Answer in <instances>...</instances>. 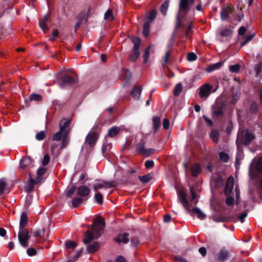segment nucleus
Listing matches in <instances>:
<instances>
[{
	"label": "nucleus",
	"mask_w": 262,
	"mask_h": 262,
	"mask_svg": "<svg viewBox=\"0 0 262 262\" xmlns=\"http://www.w3.org/2000/svg\"><path fill=\"white\" fill-rule=\"evenodd\" d=\"M219 157H220V159L222 161L224 162H227L229 159V155L224 152H221L219 154Z\"/></svg>",
	"instance_id": "48"
},
{
	"label": "nucleus",
	"mask_w": 262,
	"mask_h": 262,
	"mask_svg": "<svg viewBox=\"0 0 262 262\" xmlns=\"http://www.w3.org/2000/svg\"><path fill=\"white\" fill-rule=\"evenodd\" d=\"M18 238L21 246L24 247L28 246V241L30 238L29 233L26 229H19L18 234Z\"/></svg>",
	"instance_id": "5"
},
{
	"label": "nucleus",
	"mask_w": 262,
	"mask_h": 262,
	"mask_svg": "<svg viewBox=\"0 0 262 262\" xmlns=\"http://www.w3.org/2000/svg\"><path fill=\"white\" fill-rule=\"evenodd\" d=\"M61 145L60 146L61 149H63L66 147L69 143V138L68 135L63 136L62 138Z\"/></svg>",
	"instance_id": "45"
},
{
	"label": "nucleus",
	"mask_w": 262,
	"mask_h": 262,
	"mask_svg": "<svg viewBox=\"0 0 262 262\" xmlns=\"http://www.w3.org/2000/svg\"><path fill=\"white\" fill-rule=\"evenodd\" d=\"M28 224V218L26 212H23L20 219L19 229H25V227Z\"/></svg>",
	"instance_id": "17"
},
{
	"label": "nucleus",
	"mask_w": 262,
	"mask_h": 262,
	"mask_svg": "<svg viewBox=\"0 0 262 262\" xmlns=\"http://www.w3.org/2000/svg\"><path fill=\"white\" fill-rule=\"evenodd\" d=\"M142 87L139 85L135 86L133 90L131 92V95L135 99H138L140 96L142 92Z\"/></svg>",
	"instance_id": "16"
},
{
	"label": "nucleus",
	"mask_w": 262,
	"mask_h": 262,
	"mask_svg": "<svg viewBox=\"0 0 262 262\" xmlns=\"http://www.w3.org/2000/svg\"><path fill=\"white\" fill-rule=\"evenodd\" d=\"M154 165V162L151 160H147L145 162V166L147 168H152Z\"/></svg>",
	"instance_id": "61"
},
{
	"label": "nucleus",
	"mask_w": 262,
	"mask_h": 262,
	"mask_svg": "<svg viewBox=\"0 0 262 262\" xmlns=\"http://www.w3.org/2000/svg\"><path fill=\"white\" fill-rule=\"evenodd\" d=\"M140 54V50H137V52L135 50H133V53L129 56V60L132 62L135 61L139 58Z\"/></svg>",
	"instance_id": "34"
},
{
	"label": "nucleus",
	"mask_w": 262,
	"mask_h": 262,
	"mask_svg": "<svg viewBox=\"0 0 262 262\" xmlns=\"http://www.w3.org/2000/svg\"><path fill=\"white\" fill-rule=\"evenodd\" d=\"M45 233L44 229H40L35 231L34 236L36 237H42L43 236Z\"/></svg>",
	"instance_id": "53"
},
{
	"label": "nucleus",
	"mask_w": 262,
	"mask_h": 262,
	"mask_svg": "<svg viewBox=\"0 0 262 262\" xmlns=\"http://www.w3.org/2000/svg\"><path fill=\"white\" fill-rule=\"evenodd\" d=\"M234 183V180L233 177H230L228 178L225 189V193L226 195H228L231 193L233 188Z\"/></svg>",
	"instance_id": "13"
},
{
	"label": "nucleus",
	"mask_w": 262,
	"mask_h": 262,
	"mask_svg": "<svg viewBox=\"0 0 262 262\" xmlns=\"http://www.w3.org/2000/svg\"><path fill=\"white\" fill-rule=\"evenodd\" d=\"M255 138L253 133L250 130H247L242 134V142L248 144Z\"/></svg>",
	"instance_id": "12"
},
{
	"label": "nucleus",
	"mask_w": 262,
	"mask_h": 262,
	"mask_svg": "<svg viewBox=\"0 0 262 262\" xmlns=\"http://www.w3.org/2000/svg\"><path fill=\"white\" fill-rule=\"evenodd\" d=\"M104 19L107 21H113L114 20V16L111 9H108L104 14Z\"/></svg>",
	"instance_id": "32"
},
{
	"label": "nucleus",
	"mask_w": 262,
	"mask_h": 262,
	"mask_svg": "<svg viewBox=\"0 0 262 262\" xmlns=\"http://www.w3.org/2000/svg\"><path fill=\"white\" fill-rule=\"evenodd\" d=\"M234 202V200L231 196H228L226 199V204L229 206L233 205Z\"/></svg>",
	"instance_id": "62"
},
{
	"label": "nucleus",
	"mask_w": 262,
	"mask_h": 262,
	"mask_svg": "<svg viewBox=\"0 0 262 262\" xmlns=\"http://www.w3.org/2000/svg\"><path fill=\"white\" fill-rule=\"evenodd\" d=\"M182 85L180 83H178L174 89V95L176 96H179L182 91Z\"/></svg>",
	"instance_id": "44"
},
{
	"label": "nucleus",
	"mask_w": 262,
	"mask_h": 262,
	"mask_svg": "<svg viewBox=\"0 0 262 262\" xmlns=\"http://www.w3.org/2000/svg\"><path fill=\"white\" fill-rule=\"evenodd\" d=\"M219 67H208L205 69V70L207 73H210L215 70H217Z\"/></svg>",
	"instance_id": "60"
},
{
	"label": "nucleus",
	"mask_w": 262,
	"mask_h": 262,
	"mask_svg": "<svg viewBox=\"0 0 262 262\" xmlns=\"http://www.w3.org/2000/svg\"><path fill=\"white\" fill-rule=\"evenodd\" d=\"M170 55V51H167L164 55V56L162 58V60L164 63L166 64L168 63V61Z\"/></svg>",
	"instance_id": "57"
},
{
	"label": "nucleus",
	"mask_w": 262,
	"mask_h": 262,
	"mask_svg": "<svg viewBox=\"0 0 262 262\" xmlns=\"http://www.w3.org/2000/svg\"><path fill=\"white\" fill-rule=\"evenodd\" d=\"M182 16H181L180 12H178L177 15V23L175 27V30H178L182 27Z\"/></svg>",
	"instance_id": "43"
},
{
	"label": "nucleus",
	"mask_w": 262,
	"mask_h": 262,
	"mask_svg": "<svg viewBox=\"0 0 262 262\" xmlns=\"http://www.w3.org/2000/svg\"><path fill=\"white\" fill-rule=\"evenodd\" d=\"M116 185V182L114 181L107 182L103 180H98L94 184V190L97 191L99 189L112 188Z\"/></svg>",
	"instance_id": "7"
},
{
	"label": "nucleus",
	"mask_w": 262,
	"mask_h": 262,
	"mask_svg": "<svg viewBox=\"0 0 262 262\" xmlns=\"http://www.w3.org/2000/svg\"><path fill=\"white\" fill-rule=\"evenodd\" d=\"M90 189L86 185H83L79 187L77 189V193L81 196H86L90 194Z\"/></svg>",
	"instance_id": "15"
},
{
	"label": "nucleus",
	"mask_w": 262,
	"mask_h": 262,
	"mask_svg": "<svg viewBox=\"0 0 262 262\" xmlns=\"http://www.w3.org/2000/svg\"><path fill=\"white\" fill-rule=\"evenodd\" d=\"M157 10L156 9H153L150 11L147 17V19L148 20L147 22H150V24H151L155 20Z\"/></svg>",
	"instance_id": "33"
},
{
	"label": "nucleus",
	"mask_w": 262,
	"mask_h": 262,
	"mask_svg": "<svg viewBox=\"0 0 262 262\" xmlns=\"http://www.w3.org/2000/svg\"><path fill=\"white\" fill-rule=\"evenodd\" d=\"M27 253L28 255L31 256L36 254V251L34 248H29L27 251Z\"/></svg>",
	"instance_id": "63"
},
{
	"label": "nucleus",
	"mask_w": 262,
	"mask_h": 262,
	"mask_svg": "<svg viewBox=\"0 0 262 262\" xmlns=\"http://www.w3.org/2000/svg\"><path fill=\"white\" fill-rule=\"evenodd\" d=\"M77 246V244L73 241H68L66 243V247L68 250H73Z\"/></svg>",
	"instance_id": "42"
},
{
	"label": "nucleus",
	"mask_w": 262,
	"mask_h": 262,
	"mask_svg": "<svg viewBox=\"0 0 262 262\" xmlns=\"http://www.w3.org/2000/svg\"><path fill=\"white\" fill-rule=\"evenodd\" d=\"M132 41L134 44L133 50H135L136 52L137 50H140L139 48L141 43V39L137 37H134L132 38Z\"/></svg>",
	"instance_id": "27"
},
{
	"label": "nucleus",
	"mask_w": 262,
	"mask_h": 262,
	"mask_svg": "<svg viewBox=\"0 0 262 262\" xmlns=\"http://www.w3.org/2000/svg\"><path fill=\"white\" fill-rule=\"evenodd\" d=\"M42 99V97L41 95L37 94H32L30 96V100L31 101H40Z\"/></svg>",
	"instance_id": "46"
},
{
	"label": "nucleus",
	"mask_w": 262,
	"mask_h": 262,
	"mask_svg": "<svg viewBox=\"0 0 262 262\" xmlns=\"http://www.w3.org/2000/svg\"><path fill=\"white\" fill-rule=\"evenodd\" d=\"M39 27L43 32H46L48 30L49 28L47 25V23L45 21L40 20L39 23Z\"/></svg>",
	"instance_id": "52"
},
{
	"label": "nucleus",
	"mask_w": 262,
	"mask_h": 262,
	"mask_svg": "<svg viewBox=\"0 0 262 262\" xmlns=\"http://www.w3.org/2000/svg\"><path fill=\"white\" fill-rule=\"evenodd\" d=\"M144 141L143 140H141V142L139 143L137 145V150L141 155L143 154L145 149L144 147Z\"/></svg>",
	"instance_id": "40"
},
{
	"label": "nucleus",
	"mask_w": 262,
	"mask_h": 262,
	"mask_svg": "<svg viewBox=\"0 0 262 262\" xmlns=\"http://www.w3.org/2000/svg\"><path fill=\"white\" fill-rule=\"evenodd\" d=\"M210 138L214 143H217L219 141V132L216 130H213L210 135Z\"/></svg>",
	"instance_id": "35"
},
{
	"label": "nucleus",
	"mask_w": 262,
	"mask_h": 262,
	"mask_svg": "<svg viewBox=\"0 0 262 262\" xmlns=\"http://www.w3.org/2000/svg\"><path fill=\"white\" fill-rule=\"evenodd\" d=\"M34 165L33 160L29 157L23 158L20 162L19 167L20 169L28 170L33 167Z\"/></svg>",
	"instance_id": "8"
},
{
	"label": "nucleus",
	"mask_w": 262,
	"mask_h": 262,
	"mask_svg": "<svg viewBox=\"0 0 262 262\" xmlns=\"http://www.w3.org/2000/svg\"><path fill=\"white\" fill-rule=\"evenodd\" d=\"M30 182L25 187V189L27 191H31L34 188V185L39 184V183H35L34 182H36V179H33L31 177V176H30Z\"/></svg>",
	"instance_id": "28"
},
{
	"label": "nucleus",
	"mask_w": 262,
	"mask_h": 262,
	"mask_svg": "<svg viewBox=\"0 0 262 262\" xmlns=\"http://www.w3.org/2000/svg\"><path fill=\"white\" fill-rule=\"evenodd\" d=\"M128 236V233L120 234L118 237L115 238V241L117 243H127L129 242Z\"/></svg>",
	"instance_id": "19"
},
{
	"label": "nucleus",
	"mask_w": 262,
	"mask_h": 262,
	"mask_svg": "<svg viewBox=\"0 0 262 262\" xmlns=\"http://www.w3.org/2000/svg\"><path fill=\"white\" fill-rule=\"evenodd\" d=\"M254 36H255L254 33L248 35L246 37L245 40L241 42V47H243V46H245L246 44H247L250 41H251L253 39V38L254 37Z\"/></svg>",
	"instance_id": "41"
},
{
	"label": "nucleus",
	"mask_w": 262,
	"mask_h": 262,
	"mask_svg": "<svg viewBox=\"0 0 262 262\" xmlns=\"http://www.w3.org/2000/svg\"><path fill=\"white\" fill-rule=\"evenodd\" d=\"M75 190H76V186H72L69 189V190L67 191V192H66L67 196L71 197L73 194L74 192L75 191Z\"/></svg>",
	"instance_id": "55"
},
{
	"label": "nucleus",
	"mask_w": 262,
	"mask_h": 262,
	"mask_svg": "<svg viewBox=\"0 0 262 262\" xmlns=\"http://www.w3.org/2000/svg\"><path fill=\"white\" fill-rule=\"evenodd\" d=\"M95 199L98 204H101L102 203L103 195L101 193H100V192L96 193V194L95 195Z\"/></svg>",
	"instance_id": "49"
},
{
	"label": "nucleus",
	"mask_w": 262,
	"mask_h": 262,
	"mask_svg": "<svg viewBox=\"0 0 262 262\" xmlns=\"http://www.w3.org/2000/svg\"><path fill=\"white\" fill-rule=\"evenodd\" d=\"M50 161V157L48 155H46L44 156L43 158L42 161V163L44 166H46L48 164Z\"/></svg>",
	"instance_id": "59"
},
{
	"label": "nucleus",
	"mask_w": 262,
	"mask_h": 262,
	"mask_svg": "<svg viewBox=\"0 0 262 262\" xmlns=\"http://www.w3.org/2000/svg\"><path fill=\"white\" fill-rule=\"evenodd\" d=\"M234 11V7L230 3L227 4L226 7H222L220 12L221 19L222 21L226 20Z\"/></svg>",
	"instance_id": "6"
},
{
	"label": "nucleus",
	"mask_w": 262,
	"mask_h": 262,
	"mask_svg": "<svg viewBox=\"0 0 262 262\" xmlns=\"http://www.w3.org/2000/svg\"><path fill=\"white\" fill-rule=\"evenodd\" d=\"M249 174L252 179L262 175V153L252 161L249 167Z\"/></svg>",
	"instance_id": "2"
},
{
	"label": "nucleus",
	"mask_w": 262,
	"mask_h": 262,
	"mask_svg": "<svg viewBox=\"0 0 262 262\" xmlns=\"http://www.w3.org/2000/svg\"><path fill=\"white\" fill-rule=\"evenodd\" d=\"M216 90H213V86L209 83H205L199 88V96L201 98L206 100L211 93L214 92Z\"/></svg>",
	"instance_id": "4"
},
{
	"label": "nucleus",
	"mask_w": 262,
	"mask_h": 262,
	"mask_svg": "<svg viewBox=\"0 0 262 262\" xmlns=\"http://www.w3.org/2000/svg\"><path fill=\"white\" fill-rule=\"evenodd\" d=\"M224 104H222L219 107H215L213 108V114L216 116H222L223 114Z\"/></svg>",
	"instance_id": "30"
},
{
	"label": "nucleus",
	"mask_w": 262,
	"mask_h": 262,
	"mask_svg": "<svg viewBox=\"0 0 262 262\" xmlns=\"http://www.w3.org/2000/svg\"><path fill=\"white\" fill-rule=\"evenodd\" d=\"M82 252V250H80L77 251L76 254L74 257L72 258V259H69V260L67 261L66 262H73L75 261L80 255Z\"/></svg>",
	"instance_id": "58"
},
{
	"label": "nucleus",
	"mask_w": 262,
	"mask_h": 262,
	"mask_svg": "<svg viewBox=\"0 0 262 262\" xmlns=\"http://www.w3.org/2000/svg\"><path fill=\"white\" fill-rule=\"evenodd\" d=\"M153 125L155 132H156L160 124V118L159 117L155 116L152 118Z\"/></svg>",
	"instance_id": "39"
},
{
	"label": "nucleus",
	"mask_w": 262,
	"mask_h": 262,
	"mask_svg": "<svg viewBox=\"0 0 262 262\" xmlns=\"http://www.w3.org/2000/svg\"><path fill=\"white\" fill-rule=\"evenodd\" d=\"M190 170L193 176H197L201 171V168L199 164H195L191 166Z\"/></svg>",
	"instance_id": "21"
},
{
	"label": "nucleus",
	"mask_w": 262,
	"mask_h": 262,
	"mask_svg": "<svg viewBox=\"0 0 262 262\" xmlns=\"http://www.w3.org/2000/svg\"><path fill=\"white\" fill-rule=\"evenodd\" d=\"M178 198L184 208L188 213L191 211V206L186 199V194L183 190H180L178 192Z\"/></svg>",
	"instance_id": "9"
},
{
	"label": "nucleus",
	"mask_w": 262,
	"mask_h": 262,
	"mask_svg": "<svg viewBox=\"0 0 262 262\" xmlns=\"http://www.w3.org/2000/svg\"><path fill=\"white\" fill-rule=\"evenodd\" d=\"M152 174L149 173L143 176H139V179L142 182L145 183L150 181V180L152 179Z\"/></svg>",
	"instance_id": "36"
},
{
	"label": "nucleus",
	"mask_w": 262,
	"mask_h": 262,
	"mask_svg": "<svg viewBox=\"0 0 262 262\" xmlns=\"http://www.w3.org/2000/svg\"><path fill=\"white\" fill-rule=\"evenodd\" d=\"M99 247L98 242H94L87 247V250L89 253H94L98 250Z\"/></svg>",
	"instance_id": "26"
},
{
	"label": "nucleus",
	"mask_w": 262,
	"mask_h": 262,
	"mask_svg": "<svg viewBox=\"0 0 262 262\" xmlns=\"http://www.w3.org/2000/svg\"><path fill=\"white\" fill-rule=\"evenodd\" d=\"M131 243L134 246H137L140 244V242L137 237H134L131 239Z\"/></svg>",
	"instance_id": "64"
},
{
	"label": "nucleus",
	"mask_w": 262,
	"mask_h": 262,
	"mask_svg": "<svg viewBox=\"0 0 262 262\" xmlns=\"http://www.w3.org/2000/svg\"><path fill=\"white\" fill-rule=\"evenodd\" d=\"M105 227V221L103 219L98 218L96 219L93 224L92 232L87 231L85 232V238L83 242L84 244H88L94 238H98L102 234L103 229Z\"/></svg>",
	"instance_id": "1"
},
{
	"label": "nucleus",
	"mask_w": 262,
	"mask_h": 262,
	"mask_svg": "<svg viewBox=\"0 0 262 262\" xmlns=\"http://www.w3.org/2000/svg\"><path fill=\"white\" fill-rule=\"evenodd\" d=\"M229 255V252L228 251L225 249H222L217 254L216 260L220 262H223L227 259Z\"/></svg>",
	"instance_id": "14"
},
{
	"label": "nucleus",
	"mask_w": 262,
	"mask_h": 262,
	"mask_svg": "<svg viewBox=\"0 0 262 262\" xmlns=\"http://www.w3.org/2000/svg\"><path fill=\"white\" fill-rule=\"evenodd\" d=\"M120 130V127L114 126L108 130L107 135L110 137H114L119 133Z\"/></svg>",
	"instance_id": "24"
},
{
	"label": "nucleus",
	"mask_w": 262,
	"mask_h": 262,
	"mask_svg": "<svg viewBox=\"0 0 262 262\" xmlns=\"http://www.w3.org/2000/svg\"><path fill=\"white\" fill-rule=\"evenodd\" d=\"M46 137V134L44 131H40L37 133L36 135V139L37 140H42Z\"/></svg>",
	"instance_id": "51"
},
{
	"label": "nucleus",
	"mask_w": 262,
	"mask_h": 262,
	"mask_svg": "<svg viewBox=\"0 0 262 262\" xmlns=\"http://www.w3.org/2000/svg\"><path fill=\"white\" fill-rule=\"evenodd\" d=\"M121 76L126 81H128L132 77V73L129 70L126 68L122 69Z\"/></svg>",
	"instance_id": "20"
},
{
	"label": "nucleus",
	"mask_w": 262,
	"mask_h": 262,
	"mask_svg": "<svg viewBox=\"0 0 262 262\" xmlns=\"http://www.w3.org/2000/svg\"><path fill=\"white\" fill-rule=\"evenodd\" d=\"M150 49V46H148L145 50L143 57V63H146L149 56V51Z\"/></svg>",
	"instance_id": "38"
},
{
	"label": "nucleus",
	"mask_w": 262,
	"mask_h": 262,
	"mask_svg": "<svg viewBox=\"0 0 262 262\" xmlns=\"http://www.w3.org/2000/svg\"><path fill=\"white\" fill-rule=\"evenodd\" d=\"M154 152L155 149L153 148H149L148 149H145L142 155L148 157L153 154Z\"/></svg>",
	"instance_id": "56"
},
{
	"label": "nucleus",
	"mask_w": 262,
	"mask_h": 262,
	"mask_svg": "<svg viewBox=\"0 0 262 262\" xmlns=\"http://www.w3.org/2000/svg\"><path fill=\"white\" fill-rule=\"evenodd\" d=\"M75 74L72 70H67L62 72L61 78L63 81L67 83H73L75 82Z\"/></svg>",
	"instance_id": "10"
},
{
	"label": "nucleus",
	"mask_w": 262,
	"mask_h": 262,
	"mask_svg": "<svg viewBox=\"0 0 262 262\" xmlns=\"http://www.w3.org/2000/svg\"><path fill=\"white\" fill-rule=\"evenodd\" d=\"M197 58L196 55L193 52H190L187 54V59L189 61L195 60Z\"/></svg>",
	"instance_id": "50"
},
{
	"label": "nucleus",
	"mask_w": 262,
	"mask_h": 262,
	"mask_svg": "<svg viewBox=\"0 0 262 262\" xmlns=\"http://www.w3.org/2000/svg\"><path fill=\"white\" fill-rule=\"evenodd\" d=\"M233 31L229 28H226L223 29H221L220 31V34L221 36L223 37H228L232 35L233 34Z\"/></svg>",
	"instance_id": "22"
},
{
	"label": "nucleus",
	"mask_w": 262,
	"mask_h": 262,
	"mask_svg": "<svg viewBox=\"0 0 262 262\" xmlns=\"http://www.w3.org/2000/svg\"><path fill=\"white\" fill-rule=\"evenodd\" d=\"M190 7L189 5V0H180L179 6V12L186 14L189 11Z\"/></svg>",
	"instance_id": "11"
},
{
	"label": "nucleus",
	"mask_w": 262,
	"mask_h": 262,
	"mask_svg": "<svg viewBox=\"0 0 262 262\" xmlns=\"http://www.w3.org/2000/svg\"><path fill=\"white\" fill-rule=\"evenodd\" d=\"M150 22H145L143 26V35L144 37L148 36L150 32Z\"/></svg>",
	"instance_id": "31"
},
{
	"label": "nucleus",
	"mask_w": 262,
	"mask_h": 262,
	"mask_svg": "<svg viewBox=\"0 0 262 262\" xmlns=\"http://www.w3.org/2000/svg\"><path fill=\"white\" fill-rule=\"evenodd\" d=\"M71 120L69 119H63L59 122V131L55 133L53 136V140L60 141L63 136L68 135L70 132Z\"/></svg>",
	"instance_id": "3"
},
{
	"label": "nucleus",
	"mask_w": 262,
	"mask_h": 262,
	"mask_svg": "<svg viewBox=\"0 0 262 262\" xmlns=\"http://www.w3.org/2000/svg\"><path fill=\"white\" fill-rule=\"evenodd\" d=\"M169 0H165L160 8V11L163 15H166L169 7Z\"/></svg>",
	"instance_id": "23"
},
{
	"label": "nucleus",
	"mask_w": 262,
	"mask_h": 262,
	"mask_svg": "<svg viewBox=\"0 0 262 262\" xmlns=\"http://www.w3.org/2000/svg\"><path fill=\"white\" fill-rule=\"evenodd\" d=\"M6 183L4 179L0 180V195H2L4 191Z\"/></svg>",
	"instance_id": "54"
},
{
	"label": "nucleus",
	"mask_w": 262,
	"mask_h": 262,
	"mask_svg": "<svg viewBox=\"0 0 262 262\" xmlns=\"http://www.w3.org/2000/svg\"><path fill=\"white\" fill-rule=\"evenodd\" d=\"M164 71L166 75L170 77H173L174 76V74L173 71L169 68V67H164Z\"/></svg>",
	"instance_id": "47"
},
{
	"label": "nucleus",
	"mask_w": 262,
	"mask_h": 262,
	"mask_svg": "<svg viewBox=\"0 0 262 262\" xmlns=\"http://www.w3.org/2000/svg\"><path fill=\"white\" fill-rule=\"evenodd\" d=\"M46 168L45 167L40 168L37 170V176L36 177V182H35V183H40L42 180V176L46 173Z\"/></svg>",
	"instance_id": "18"
},
{
	"label": "nucleus",
	"mask_w": 262,
	"mask_h": 262,
	"mask_svg": "<svg viewBox=\"0 0 262 262\" xmlns=\"http://www.w3.org/2000/svg\"><path fill=\"white\" fill-rule=\"evenodd\" d=\"M96 138L95 133L89 134L86 137V142L91 145H93L95 143Z\"/></svg>",
	"instance_id": "25"
},
{
	"label": "nucleus",
	"mask_w": 262,
	"mask_h": 262,
	"mask_svg": "<svg viewBox=\"0 0 262 262\" xmlns=\"http://www.w3.org/2000/svg\"><path fill=\"white\" fill-rule=\"evenodd\" d=\"M192 211L197 215L198 219L204 220L206 217V215L198 207H194Z\"/></svg>",
	"instance_id": "29"
},
{
	"label": "nucleus",
	"mask_w": 262,
	"mask_h": 262,
	"mask_svg": "<svg viewBox=\"0 0 262 262\" xmlns=\"http://www.w3.org/2000/svg\"><path fill=\"white\" fill-rule=\"evenodd\" d=\"M83 202V199L80 197L75 198L72 200V203L74 207H78L80 206Z\"/></svg>",
	"instance_id": "37"
}]
</instances>
